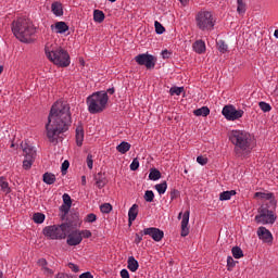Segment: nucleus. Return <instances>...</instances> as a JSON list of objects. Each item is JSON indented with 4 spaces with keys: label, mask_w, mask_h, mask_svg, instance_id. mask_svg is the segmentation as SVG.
<instances>
[{
    "label": "nucleus",
    "mask_w": 278,
    "mask_h": 278,
    "mask_svg": "<svg viewBox=\"0 0 278 278\" xmlns=\"http://www.w3.org/2000/svg\"><path fill=\"white\" fill-rule=\"evenodd\" d=\"M222 114L226 121H240L244 116V111L242 109L237 110L232 104H228L223 108Z\"/></svg>",
    "instance_id": "obj_10"
},
{
    "label": "nucleus",
    "mask_w": 278,
    "mask_h": 278,
    "mask_svg": "<svg viewBox=\"0 0 278 278\" xmlns=\"http://www.w3.org/2000/svg\"><path fill=\"white\" fill-rule=\"evenodd\" d=\"M195 24L201 31H212V29H214V25H216V20L214 18L212 12L200 11L195 15Z\"/></svg>",
    "instance_id": "obj_7"
},
{
    "label": "nucleus",
    "mask_w": 278,
    "mask_h": 278,
    "mask_svg": "<svg viewBox=\"0 0 278 278\" xmlns=\"http://www.w3.org/2000/svg\"><path fill=\"white\" fill-rule=\"evenodd\" d=\"M71 207L68 204H62L60 210L63 213V216H66V214H68V212H71Z\"/></svg>",
    "instance_id": "obj_45"
},
{
    "label": "nucleus",
    "mask_w": 278,
    "mask_h": 278,
    "mask_svg": "<svg viewBox=\"0 0 278 278\" xmlns=\"http://www.w3.org/2000/svg\"><path fill=\"white\" fill-rule=\"evenodd\" d=\"M62 199H63V205H70V206L73 205V200L71 199V195L68 193H64L62 195Z\"/></svg>",
    "instance_id": "obj_41"
},
{
    "label": "nucleus",
    "mask_w": 278,
    "mask_h": 278,
    "mask_svg": "<svg viewBox=\"0 0 278 278\" xmlns=\"http://www.w3.org/2000/svg\"><path fill=\"white\" fill-rule=\"evenodd\" d=\"M181 92H184V87H172L169 89V94L172 97H175V94H176V97H179V94H181Z\"/></svg>",
    "instance_id": "obj_37"
},
{
    "label": "nucleus",
    "mask_w": 278,
    "mask_h": 278,
    "mask_svg": "<svg viewBox=\"0 0 278 278\" xmlns=\"http://www.w3.org/2000/svg\"><path fill=\"white\" fill-rule=\"evenodd\" d=\"M78 233L80 235L81 240H84V238L92 237V232L90 230L78 231Z\"/></svg>",
    "instance_id": "obj_43"
},
{
    "label": "nucleus",
    "mask_w": 278,
    "mask_h": 278,
    "mask_svg": "<svg viewBox=\"0 0 278 278\" xmlns=\"http://www.w3.org/2000/svg\"><path fill=\"white\" fill-rule=\"evenodd\" d=\"M76 144L77 147H81V144H84V127L81 126L76 128Z\"/></svg>",
    "instance_id": "obj_22"
},
{
    "label": "nucleus",
    "mask_w": 278,
    "mask_h": 278,
    "mask_svg": "<svg viewBox=\"0 0 278 278\" xmlns=\"http://www.w3.org/2000/svg\"><path fill=\"white\" fill-rule=\"evenodd\" d=\"M12 33L21 42H29L36 34V28L29 18L20 17L12 23Z\"/></svg>",
    "instance_id": "obj_4"
},
{
    "label": "nucleus",
    "mask_w": 278,
    "mask_h": 278,
    "mask_svg": "<svg viewBox=\"0 0 278 278\" xmlns=\"http://www.w3.org/2000/svg\"><path fill=\"white\" fill-rule=\"evenodd\" d=\"M232 256L235 260H240V257H244V253L240 247H233L231 250Z\"/></svg>",
    "instance_id": "obj_32"
},
{
    "label": "nucleus",
    "mask_w": 278,
    "mask_h": 278,
    "mask_svg": "<svg viewBox=\"0 0 278 278\" xmlns=\"http://www.w3.org/2000/svg\"><path fill=\"white\" fill-rule=\"evenodd\" d=\"M193 51H195V53H199V55L205 53L206 47H205V41L203 40H197L195 42H193L192 45Z\"/></svg>",
    "instance_id": "obj_19"
},
{
    "label": "nucleus",
    "mask_w": 278,
    "mask_h": 278,
    "mask_svg": "<svg viewBox=\"0 0 278 278\" xmlns=\"http://www.w3.org/2000/svg\"><path fill=\"white\" fill-rule=\"evenodd\" d=\"M273 206H268V204H263L258 208V214L255 216L254 220L257 225H275L277 217L273 213Z\"/></svg>",
    "instance_id": "obj_8"
},
{
    "label": "nucleus",
    "mask_w": 278,
    "mask_h": 278,
    "mask_svg": "<svg viewBox=\"0 0 278 278\" xmlns=\"http://www.w3.org/2000/svg\"><path fill=\"white\" fill-rule=\"evenodd\" d=\"M254 199H262L263 201H269L268 207H271V210H275L277 206V201H275V194L270 192H256L254 194Z\"/></svg>",
    "instance_id": "obj_14"
},
{
    "label": "nucleus",
    "mask_w": 278,
    "mask_h": 278,
    "mask_svg": "<svg viewBox=\"0 0 278 278\" xmlns=\"http://www.w3.org/2000/svg\"><path fill=\"white\" fill-rule=\"evenodd\" d=\"M38 264H39V266H40V268H41V271H43L45 270V268H48V263H47V260H45V258H40L39 261H38Z\"/></svg>",
    "instance_id": "obj_49"
},
{
    "label": "nucleus",
    "mask_w": 278,
    "mask_h": 278,
    "mask_svg": "<svg viewBox=\"0 0 278 278\" xmlns=\"http://www.w3.org/2000/svg\"><path fill=\"white\" fill-rule=\"evenodd\" d=\"M3 73V65H0V75Z\"/></svg>",
    "instance_id": "obj_63"
},
{
    "label": "nucleus",
    "mask_w": 278,
    "mask_h": 278,
    "mask_svg": "<svg viewBox=\"0 0 278 278\" xmlns=\"http://www.w3.org/2000/svg\"><path fill=\"white\" fill-rule=\"evenodd\" d=\"M71 125V105L64 100L56 101L48 116V123L46 124L47 138L49 142H58L60 134L68 131Z\"/></svg>",
    "instance_id": "obj_1"
},
{
    "label": "nucleus",
    "mask_w": 278,
    "mask_h": 278,
    "mask_svg": "<svg viewBox=\"0 0 278 278\" xmlns=\"http://www.w3.org/2000/svg\"><path fill=\"white\" fill-rule=\"evenodd\" d=\"M51 11L54 16H64V9L62 8V3L53 2L51 4Z\"/></svg>",
    "instance_id": "obj_20"
},
{
    "label": "nucleus",
    "mask_w": 278,
    "mask_h": 278,
    "mask_svg": "<svg viewBox=\"0 0 278 278\" xmlns=\"http://www.w3.org/2000/svg\"><path fill=\"white\" fill-rule=\"evenodd\" d=\"M83 185L86 186V176L81 177Z\"/></svg>",
    "instance_id": "obj_61"
},
{
    "label": "nucleus",
    "mask_w": 278,
    "mask_h": 278,
    "mask_svg": "<svg viewBox=\"0 0 278 278\" xmlns=\"http://www.w3.org/2000/svg\"><path fill=\"white\" fill-rule=\"evenodd\" d=\"M257 236L261 240H264V242H271L273 241V233L269 232L268 229L265 227H260L257 230Z\"/></svg>",
    "instance_id": "obj_15"
},
{
    "label": "nucleus",
    "mask_w": 278,
    "mask_h": 278,
    "mask_svg": "<svg viewBox=\"0 0 278 278\" xmlns=\"http://www.w3.org/2000/svg\"><path fill=\"white\" fill-rule=\"evenodd\" d=\"M137 168H140V161H138V159H134L130 164V170H136Z\"/></svg>",
    "instance_id": "obj_44"
},
{
    "label": "nucleus",
    "mask_w": 278,
    "mask_h": 278,
    "mask_svg": "<svg viewBox=\"0 0 278 278\" xmlns=\"http://www.w3.org/2000/svg\"><path fill=\"white\" fill-rule=\"evenodd\" d=\"M45 54L52 64H55V66H59L60 68L71 66V55L55 41H48L46 43Z\"/></svg>",
    "instance_id": "obj_3"
},
{
    "label": "nucleus",
    "mask_w": 278,
    "mask_h": 278,
    "mask_svg": "<svg viewBox=\"0 0 278 278\" xmlns=\"http://www.w3.org/2000/svg\"><path fill=\"white\" fill-rule=\"evenodd\" d=\"M182 216V220H181ZM178 220H181V237L186 238L188 233H190V228H188V224L190 223V210L186 211L185 213L180 212L178 214Z\"/></svg>",
    "instance_id": "obj_12"
},
{
    "label": "nucleus",
    "mask_w": 278,
    "mask_h": 278,
    "mask_svg": "<svg viewBox=\"0 0 278 278\" xmlns=\"http://www.w3.org/2000/svg\"><path fill=\"white\" fill-rule=\"evenodd\" d=\"M94 181H96V186L97 188L101 189V188H105V184H108V179L105 178V174L103 173H98L94 176Z\"/></svg>",
    "instance_id": "obj_18"
},
{
    "label": "nucleus",
    "mask_w": 278,
    "mask_h": 278,
    "mask_svg": "<svg viewBox=\"0 0 278 278\" xmlns=\"http://www.w3.org/2000/svg\"><path fill=\"white\" fill-rule=\"evenodd\" d=\"M0 188L5 194H10V192H12L10 189V184H8L3 177H0Z\"/></svg>",
    "instance_id": "obj_29"
},
{
    "label": "nucleus",
    "mask_w": 278,
    "mask_h": 278,
    "mask_svg": "<svg viewBox=\"0 0 278 278\" xmlns=\"http://www.w3.org/2000/svg\"><path fill=\"white\" fill-rule=\"evenodd\" d=\"M55 278H71V276L61 273V274H58V275L55 276Z\"/></svg>",
    "instance_id": "obj_57"
},
{
    "label": "nucleus",
    "mask_w": 278,
    "mask_h": 278,
    "mask_svg": "<svg viewBox=\"0 0 278 278\" xmlns=\"http://www.w3.org/2000/svg\"><path fill=\"white\" fill-rule=\"evenodd\" d=\"M143 233L144 236H151L154 242H162V239L164 238V231L154 227L146 228Z\"/></svg>",
    "instance_id": "obj_13"
},
{
    "label": "nucleus",
    "mask_w": 278,
    "mask_h": 278,
    "mask_svg": "<svg viewBox=\"0 0 278 278\" xmlns=\"http://www.w3.org/2000/svg\"><path fill=\"white\" fill-rule=\"evenodd\" d=\"M138 218V204H134L128 211V220L134 223Z\"/></svg>",
    "instance_id": "obj_21"
},
{
    "label": "nucleus",
    "mask_w": 278,
    "mask_h": 278,
    "mask_svg": "<svg viewBox=\"0 0 278 278\" xmlns=\"http://www.w3.org/2000/svg\"><path fill=\"white\" fill-rule=\"evenodd\" d=\"M154 27H155V31L156 34H164L166 31V28H164V26L162 25V23L155 21L154 22Z\"/></svg>",
    "instance_id": "obj_38"
},
{
    "label": "nucleus",
    "mask_w": 278,
    "mask_h": 278,
    "mask_svg": "<svg viewBox=\"0 0 278 278\" xmlns=\"http://www.w3.org/2000/svg\"><path fill=\"white\" fill-rule=\"evenodd\" d=\"M114 92H115L114 88H110V89H108L106 94H108V93H109V94H114Z\"/></svg>",
    "instance_id": "obj_59"
},
{
    "label": "nucleus",
    "mask_w": 278,
    "mask_h": 278,
    "mask_svg": "<svg viewBox=\"0 0 278 278\" xmlns=\"http://www.w3.org/2000/svg\"><path fill=\"white\" fill-rule=\"evenodd\" d=\"M135 62H137L139 66H146V68H155L156 59L151 54L142 53L135 56Z\"/></svg>",
    "instance_id": "obj_11"
},
{
    "label": "nucleus",
    "mask_w": 278,
    "mask_h": 278,
    "mask_svg": "<svg viewBox=\"0 0 278 278\" xmlns=\"http://www.w3.org/2000/svg\"><path fill=\"white\" fill-rule=\"evenodd\" d=\"M217 47L219 53H227V51H229V46H227V43L224 40H218Z\"/></svg>",
    "instance_id": "obj_35"
},
{
    "label": "nucleus",
    "mask_w": 278,
    "mask_h": 278,
    "mask_svg": "<svg viewBox=\"0 0 278 278\" xmlns=\"http://www.w3.org/2000/svg\"><path fill=\"white\" fill-rule=\"evenodd\" d=\"M51 29L55 30V34H66L68 31V25L65 22H56L53 25H51Z\"/></svg>",
    "instance_id": "obj_17"
},
{
    "label": "nucleus",
    "mask_w": 278,
    "mask_h": 278,
    "mask_svg": "<svg viewBox=\"0 0 278 278\" xmlns=\"http://www.w3.org/2000/svg\"><path fill=\"white\" fill-rule=\"evenodd\" d=\"M149 179H151V181H157V179H162V173H160L159 169H151L150 174H149Z\"/></svg>",
    "instance_id": "obj_31"
},
{
    "label": "nucleus",
    "mask_w": 278,
    "mask_h": 278,
    "mask_svg": "<svg viewBox=\"0 0 278 278\" xmlns=\"http://www.w3.org/2000/svg\"><path fill=\"white\" fill-rule=\"evenodd\" d=\"M258 108L262 110V112H270L273 110V106L264 101L258 103Z\"/></svg>",
    "instance_id": "obj_40"
},
{
    "label": "nucleus",
    "mask_w": 278,
    "mask_h": 278,
    "mask_svg": "<svg viewBox=\"0 0 278 278\" xmlns=\"http://www.w3.org/2000/svg\"><path fill=\"white\" fill-rule=\"evenodd\" d=\"M43 275H46L47 277H51V275H53V269L49 268V267H45V269L42 270Z\"/></svg>",
    "instance_id": "obj_52"
},
{
    "label": "nucleus",
    "mask_w": 278,
    "mask_h": 278,
    "mask_svg": "<svg viewBox=\"0 0 278 278\" xmlns=\"http://www.w3.org/2000/svg\"><path fill=\"white\" fill-rule=\"evenodd\" d=\"M229 140L235 147L237 157H247L255 149V137L247 130H232Z\"/></svg>",
    "instance_id": "obj_2"
},
{
    "label": "nucleus",
    "mask_w": 278,
    "mask_h": 278,
    "mask_svg": "<svg viewBox=\"0 0 278 278\" xmlns=\"http://www.w3.org/2000/svg\"><path fill=\"white\" fill-rule=\"evenodd\" d=\"M231 197H236V190L224 191L219 194V201H229Z\"/></svg>",
    "instance_id": "obj_27"
},
{
    "label": "nucleus",
    "mask_w": 278,
    "mask_h": 278,
    "mask_svg": "<svg viewBox=\"0 0 278 278\" xmlns=\"http://www.w3.org/2000/svg\"><path fill=\"white\" fill-rule=\"evenodd\" d=\"M143 199L144 201H147V203H153V199H155V193H153V191L151 190H147Z\"/></svg>",
    "instance_id": "obj_36"
},
{
    "label": "nucleus",
    "mask_w": 278,
    "mask_h": 278,
    "mask_svg": "<svg viewBox=\"0 0 278 278\" xmlns=\"http://www.w3.org/2000/svg\"><path fill=\"white\" fill-rule=\"evenodd\" d=\"M43 182L47 184L48 186H52V184H55V175L51 173H45Z\"/></svg>",
    "instance_id": "obj_28"
},
{
    "label": "nucleus",
    "mask_w": 278,
    "mask_h": 278,
    "mask_svg": "<svg viewBox=\"0 0 278 278\" xmlns=\"http://www.w3.org/2000/svg\"><path fill=\"white\" fill-rule=\"evenodd\" d=\"M97 222V216L94 213H90L85 217V223H96Z\"/></svg>",
    "instance_id": "obj_42"
},
{
    "label": "nucleus",
    "mask_w": 278,
    "mask_h": 278,
    "mask_svg": "<svg viewBox=\"0 0 278 278\" xmlns=\"http://www.w3.org/2000/svg\"><path fill=\"white\" fill-rule=\"evenodd\" d=\"M233 262V257H231V256H228V258H227V264H228V266H231V263Z\"/></svg>",
    "instance_id": "obj_58"
},
{
    "label": "nucleus",
    "mask_w": 278,
    "mask_h": 278,
    "mask_svg": "<svg viewBox=\"0 0 278 278\" xmlns=\"http://www.w3.org/2000/svg\"><path fill=\"white\" fill-rule=\"evenodd\" d=\"M71 232V224L63 223L59 226H47L43 229V235H46L50 240H64L67 233Z\"/></svg>",
    "instance_id": "obj_6"
},
{
    "label": "nucleus",
    "mask_w": 278,
    "mask_h": 278,
    "mask_svg": "<svg viewBox=\"0 0 278 278\" xmlns=\"http://www.w3.org/2000/svg\"><path fill=\"white\" fill-rule=\"evenodd\" d=\"M109 101L110 96L105 91H97L90 94L86 100L89 114H101V112H105Z\"/></svg>",
    "instance_id": "obj_5"
},
{
    "label": "nucleus",
    "mask_w": 278,
    "mask_h": 278,
    "mask_svg": "<svg viewBox=\"0 0 278 278\" xmlns=\"http://www.w3.org/2000/svg\"><path fill=\"white\" fill-rule=\"evenodd\" d=\"M93 21L94 23H103L105 21V13L101 10L93 11Z\"/></svg>",
    "instance_id": "obj_25"
},
{
    "label": "nucleus",
    "mask_w": 278,
    "mask_h": 278,
    "mask_svg": "<svg viewBox=\"0 0 278 278\" xmlns=\"http://www.w3.org/2000/svg\"><path fill=\"white\" fill-rule=\"evenodd\" d=\"M100 211L102 212V214H110V212H112V204L110 203H104L100 206Z\"/></svg>",
    "instance_id": "obj_39"
},
{
    "label": "nucleus",
    "mask_w": 278,
    "mask_h": 278,
    "mask_svg": "<svg viewBox=\"0 0 278 278\" xmlns=\"http://www.w3.org/2000/svg\"><path fill=\"white\" fill-rule=\"evenodd\" d=\"M179 1H180L181 5H187V3H188V0H179Z\"/></svg>",
    "instance_id": "obj_60"
},
{
    "label": "nucleus",
    "mask_w": 278,
    "mask_h": 278,
    "mask_svg": "<svg viewBox=\"0 0 278 278\" xmlns=\"http://www.w3.org/2000/svg\"><path fill=\"white\" fill-rule=\"evenodd\" d=\"M129 149H131V144L126 141H123L116 147V151H118V153H122V155H125V153H127Z\"/></svg>",
    "instance_id": "obj_24"
},
{
    "label": "nucleus",
    "mask_w": 278,
    "mask_h": 278,
    "mask_svg": "<svg viewBox=\"0 0 278 278\" xmlns=\"http://www.w3.org/2000/svg\"><path fill=\"white\" fill-rule=\"evenodd\" d=\"M79 278H94L90 271L83 273Z\"/></svg>",
    "instance_id": "obj_54"
},
{
    "label": "nucleus",
    "mask_w": 278,
    "mask_h": 278,
    "mask_svg": "<svg viewBox=\"0 0 278 278\" xmlns=\"http://www.w3.org/2000/svg\"><path fill=\"white\" fill-rule=\"evenodd\" d=\"M139 267L140 265L138 264L136 257L129 256L127 268L130 269L131 273H136V270H138Z\"/></svg>",
    "instance_id": "obj_23"
},
{
    "label": "nucleus",
    "mask_w": 278,
    "mask_h": 278,
    "mask_svg": "<svg viewBox=\"0 0 278 278\" xmlns=\"http://www.w3.org/2000/svg\"><path fill=\"white\" fill-rule=\"evenodd\" d=\"M68 268L71 270H73V273H79V266L73 264V263H68Z\"/></svg>",
    "instance_id": "obj_51"
},
{
    "label": "nucleus",
    "mask_w": 278,
    "mask_h": 278,
    "mask_svg": "<svg viewBox=\"0 0 278 278\" xmlns=\"http://www.w3.org/2000/svg\"><path fill=\"white\" fill-rule=\"evenodd\" d=\"M94 164V161L92 160V154L87 155V166L90 170H92V166Z\"/></svg>",
    "instance_id": "obj_46"
},
{
    "label": "nucleus",
    "mask_w": 278,
    "mask_h": 278,
    "mask_svg": "<svg viewBox=\"0 0 278 278\" xmlns=\"http://www.w3.org/2000/svg\"><path fill=\"white\" fill-rule=\"evenodd\" d=\"M237 12L241 15L247 12V3L243 0H237Z\"/></svg>",
    "instance_id": "obj_33"
},
{
    "label": "nucleus",
    "mask_w": 278,
    "mask_h": 278,
    "mask_svg": "<svg viewBox=\"0 0 278 278\" xmlns=\"http://www.w3.org/2000/svg\"><path fill=\"white\" fill-rule=\"evenodd\" d=\"M141 240H142V236L136 235V238H135L136 244H140Z\"/></svg>",
    "instance_id": "obj_56"
},
{
    "label": "nucleus",
    "mask_w": 278,
    "mask_h": 278,
    "mask_svg": "<svg viewBox=\"0 0 278 278\" xmlns=\"http://www.w3.org/2000/svg\"><path fill=\"white\" fill-rule=\"evenodd\" d=\"M121 277L122 278H129V271L127 269L121 270Z\"/></svg>",
    "instance_id": "obj_55"
},
{
    "label": "nucleus",
    "mask_w": 278,
    "mask_h": 278,
    "mask_svg": "<svg viewBox=\"0 0 278 278\" xmlns=\"http://www.w3.org/2000/svg\"><path fill=\"white\" fill-rule=\"evenodd\" d=\"M274 36L275 38H278V29L275 30Z\"/></svg>",
    "instance_id": "obj_62"
},
{
    "label": "nucleus",
    "mask_w": 278,
    "mask_h": 278,
    "mask_svg": "<svg viewBox=\"0 0 278 278\" xmlns=\"http://www.w3.org/2000/svg\"><path fill=\"white\" fill-rule=\"evenodd\" d=\"M169 197H170V201H175V199H179V190H172L170 193H169Z\"/></svg>",
    "instance_id": "obj_47"
},
{
    "label": "nucleus",
    "mask_w": 278,
    "mask_h": 278,
    "mask_svg": "<svg viewBox=\"0 0 278 278\" xmlns=\"http://www.w3.org/2000/svg\"><path fill=\"white\" fill-rule=\"evenodd\" d=\"M67 244L70 247H77V244H81V235L78 231L70 235L67 237Z\"/></svg>",
    "instance_id": "obj_16"
},
{
    "label": "nucleus",
    "mask_w": 278,
    "mask_h": 278,
    "mask_svg": "<svg viewBox=\"0 0 278 278\" xmlns=\"http://www.w3.org/2000/svg\"><path fill=\"white\" fill-rule=\"evenodd\" d=\"M194 116H210V108L202 106L193 111Z\"/></svg>",
    "instance_id": "obj_26"
},
{
    "label": "nucleus",
    "mask_w": 278,
    "mask_h": 278,
    "mask_svg": "<svg viewBox=\"0 0 278 278\" xmlns=\"http://www.w3.org/2000/svg\"><path fill=\"white\" fill-rule=\"evenodd\" d=\"M21 148L24 153L23 169L29 170L36 162V148L27 142H22Z\"/></svg>",
    "instance_id": "obj_9"
},
{
    "label": "nucleus",
    "mask_w": 278,
    "mask_h": 278,
    "mask_svg": "<svg viewBox=\"0 0 278 278\" xmlns=\"http://www.w3.org/2000/svg\"><path fill=\"white\" fill-rule=\"evenodd\" d=\"M45 218H46V216H45V214H42V213H35V214L33 215V220H34V223H36L37 225H42V223H45Z\"/></svg>",
    "instance_id": "obj_34"
},
{
    "label": "nucleus",
    "mask_w": 278,
    "mask_h": 278,
    "mask_svg": "<svg viewBox=\"0 0 278 278\" xmlns=\"http://www.w3.org/2000/svg\"><path fill=\"white\" fill-rule=\"evenodd\" d=\"M170 55H172L170 51H168V50H163L162 51V58L164 60H168V58H170Z\"/></svg>",
    "instance_id": "obj_53"
},
{
    "label": "nucleus",
    "mask_w": 278,
    "mask_h": 278,
    "mask_svg": "<svg viewBox=\"0 0 278 278\" xmlns=\"http://www.w3.org/2000/svg\"><path fill=\"white\" fill-rule=\"evenodd\" d=\"M68 166H71V163L68 161H64L61 165L62 173H66L68 170Z\"/></svg>",
    "instance_id": "obj_50"
},
{
    "label": "nucleus",
    "mask_w": 278,
    "mask_h": 278,
    "mask_svg": "<svg viewBox=\"0 0 278 278\" xmlns=\"http://www.w3.org/2000/svg\"><path fill=\"white\" fill-rule=\"evenodd\" d=\"M155 190L159 192V194H165L166 190L168 189V184L166 181H163L161 184H157L154 186Z\"/></svg>",
    "instance_id": "obj_30"
},
{
    "label": "nucleus",
    "mask_w": 278,
    "mask_h": 278,
    "mask_svg": "<svg viewBox=\"0 0 278 278\" xmlns=\"http://www.w3.org/2000/svg\"><path fill=\"white\" fill-rule=\"evenodd\" d=\"M197 162H198V164H201V166H205V164H207V157H205V156H198L197 157Z\"/></svg>",
    "instance_id": "obj_48"
},
{
    "label": "nucleus",
    "mask_w": 278,
    "mask_h": 278,
    "mask_svg": "<svg viewBox=\"0 0 278 278\" xmlns=\"http://www.w3.org/2000/svg\"><path fill=\"white\" fill-rule=\"evenodd\" d=\"M109 1H111V3H115L116 0H109Z\"/></svg>",
    "instance_id": "obj_64"
}]
</instances>
